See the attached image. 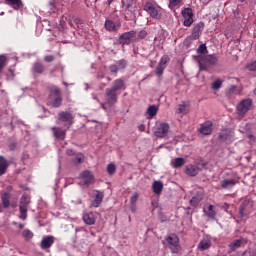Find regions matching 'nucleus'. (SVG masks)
Returning <instances> with one entry per match:
<instances>
[{
	"label": "nucleus",
	"mask_w": 256,
	"mask_h": 256,
	"mask_svg": "<svg viewBox=\"0 0 256 256\" xmlns=\"http://www.w3.org/2000/svg\"><path fill=\"white\" fill-rule=\"evenodd\" d=\"M144 11L149 13V15L154 19H157V17L159 16L157 8H155V6L151 4V2H147L146 4H144Z\"/></svg>",
	"instance_id": "dca6fc26"
},
{
	"label": "nucleus",
	"mask_w": 256,
	"mask_h": 256,
	"mask_svg": "<svg viewBox=\"0 0 256 256\" xmlns=\"http://www.w3.org/2000/svg\"><path fill=\"white\" fill-rule=\"evenodd\" d=\"M239 183V177L235 176L234 178H227L221 181V187L223 189H231L232 187H235Z\"/></svg>",
	"instance_id": "4468645a"
},
{
	"label": "nucleus",
	"mask_w": 256,
	"mask_h": 256,
	"mask_svg": "<svg viewBox=\"0 0 256 256\" xmlns=\"http://www.w3.org/2000/svg\"><path fill=\"white\" fill-rule=\"evenodd\" d=\"M20 219H22L23 221H25V219H27V208L25 207H20Z\"/></svg>",
	"instance_id": "a18cd8bd"
},
{
	"label": "nucleus",
	"mask_w": 256,
	"mask_h": 256,
	"mask_svg": "<svg viewBox=\"0 0 256 256\" xmlns=\"http://www.w3.org/2000/svg\"><path fill=\"white\" fill-rule=\"evenodd\" d=\"M2 204H3V207L5 209H7V207H9L10 205V202H9V193H4L2 195Z\"/></svg>",
	"instance_id": "ea45409f"
},
{
	"label": "nucleus",
	"mask_w": 256,
	"mask_h": 256,
	"mask_svg": "<svg viewBox=\"0 0 256 256\" xmlns=\"http://www.w3.org/2000/svg\"><path fill=\"white\" fill-rule=\"evenodd\" d=\"M5 65H7V56L0 55V73H3V69H5Z\"/></svg>",
	"instance_id": "58836bf2"
},
{
	"label": "nucleus",
	"mask_w": 256,
	"mask_h": 256,
	"mask_svg": "<svg viewBox=\"0 0 256 256\" xmlns=\"http://www.w3.org/2000/svg\"><path fill=\"white\" fill-rule=\"evenodd\" d=\"M115 171H117V168L115 167V164H109L107 166V172L109 173V175L115 174Z\"/></svg>",
	"instance_id": "de8ad7c7"
},
{
	"label": "nucleus",
	"mask_w": 256,
	"mask_h": 256,
	"mask_svg": "<svg viewBox=\"0 0 256 256\" xmlns=\"http://www.w3.org/2000/svg\"><path fill=\"white\" fill-rule=\"evenodd\" d=\"M104 28L106 29V31H109V33H115V31H119V29H121V20L106 19L104 23Z\"/></svg>",
	"instance_id": "423d86ee"
},
{
	"label": "nucleus",
	"mask_w": 256,
	"mask_h": 256,
	"mask_svg": "<svg viewBox=\"0 0 256 256\" xmlns=\"http://www.w3.org/2000/svg\"><path fill=\"white\" fill-rule=\"evenodd\" d=\"M6 5H11L14 9H21L23 2L21 0H4Z\"/></svg>",
	"instance_id": "bb28decb"
},
{
	"label": "nucleus",
	"mask_w": 256,
	"mask_h": 256,
	"mask_svg": "<svg viewBox=\"0 0 256 256\" xmlns=\"http://www.w3.org/2000/svg\"><path fill=\"white\" fill-rule=\"evenodd\" d=\"M242 243V240H235L229 245V248L231 249V251H235L236 249H239V247H241Z\"/></svg>",
	"instance_id": "4c0bfd02"
},
{
	"label": "nucleus",
	"mask_w": 256,
	"mask_h": 256,
	"mask_svg": "<svg viewBox=\"0 0 256 256\" xmlns=\"http://www.w3.org/2000/svg\"><path fill=\"white\" fill-rule=\"evenodd\" d=\"M109 69H110V73H112L114 77H117V73L119 72V67L117 66V64L110 65Z\"/></svg>",
	"instance_id": "c03bdc74"
},
{
	"label": "nucleus",
	"mask_w": 256,
	"mask_h": 256,
	"mask_svg": "<svg viewBox=\"0 0 256 256\" xmlns=\"http://www.w3.org/2000/svg\"><path fill=\"white\" fill-rule=\"evenodd\" d=\"M178 113H181L182 115H187V113H189V104L185 102H183L182 104H179Z\"/></svg>",
	"instance_id": "473e14b6"
},
{
	"label": "nucleus",
	"mask_w": 256,
	"mask_h": 256,
	"mask_svg": "<svg viewBox=\"0 0 256 256\" xmlns=\"http://www.w3.org/2000/svg\"><path fill=\"white\" fill-rule=\"evenodd\" d=\"M106 103L109 107H113L118 101L119 92L112 90L111 88H107L105 90Z\"/></svg>",
	"instance_id": "0eeeda50"
},
{
	"label": "nucleus",
	"mask_w": 256,
	"mask_h": 256,
	"mask_svg": "<svg viewBox=\"0 0 256 256\" xmlns=\"http://www.w3.org/2000/svg\"><path fill=\"white\" fill-rule=\"evenodd\" d=\"M249 206V201L244 200L239 208V215L240 217H245L247 215V207Z\"/></svg>",
	"instance_id": "c756f323"
},
{
	"label": "nucleus",
	"mask_w": 256,
	"mask_h": 256,
	"mask_svg": "<svg viewBox=\"0 0 256 256\" xmlns=\"http://www.w3.org/2000/svg\"><path fill=\"white\" fill-rule=\"evenodd\" d=\"M117 67H118V71L120 70V69H125V67H127V61H125V60H120V61H118L117 62Z\"/></svg>",
	"instance_id": "09e8293b"
},
{
	"label": "nucleus",
	"mask_w": 256,
	"mask_h": 256,
	"mask_svg": "<svg viewBox=\"0 0 256 256\" xmlns=\"http://www.w3.org/2000/svg\"><path fill=\"white\" fill-rule=\"evenodd\" d=\"M19 227H20V229H23L25 227V225L19 224Z\"/></svg>",
	"instance_id": "052dcab7"
},
{
	"label": "nucleus",
	"mask_w": 256,
	"mask_h": 256,
	"mask_svg": "<svg viewBox=\"0 0 256 256\" xmlns=\"http://www.w3.org/2000/svg\"><path fill=\"white\" fill-rule=\"evenodd\" d=\"M231 137V132L228 130H224L219 134L220 141H227Z\"/></svg>",
	"instance_id": "e433bc0d"
},
{
	"label": "nucleus",
	"mask_w": 256,
	"mask_h": 256,
	"mask_svg": "<svg viewBox=\"0 0 256 256\" xmlns=\"http://www.w3.org/2000/svg\"><path fill=\"white\" fill-rule=\"evenodd\" d=\"M181 0H169V7H179Z\"/></svg>",
	"instance_id": "8fccbe9b"
},
{
	"label": "nucleus",
	"mask_w": 256,
	"mask_h": 256,
	"mask_svg": "<svg viewBox=\"0 0 256 256\" xmlns=\"http://www.w3.org/2000/svg\"><path fill=\"white\" fill-rule=\"evenodd\" d=\"M157 111H159V108L156 105H151L148 107L146 113L148 115V119H153L155 115H157Z\"/></svg>",
	"instance_id": "cd10ccee"
},
{
	"label": "nucleus",
	"mask_w": 256,
	"mask_h": 256,
	"mask_svg": "<svg viewBox=\"0 0 256 256\" xmlns=\"http://www.w3.org/2000/svg\"><path fill=\"white\" fill-rule=\"evenodd\" d=\"M221 85H223V80L217 79L212 83V89L217 91V89H221Z\"/></svg>",
	"instance_id": "79ce46f5"
},
{
	"label": "nucleus",
	"mask_w": 256,
	"mask_h": 256,
	"mask_svg": "<svg viewBox=\"0 0 256 256\" xmlns=\"http://www.w3.org/2000/svg\"><path fill=\"white\" fill-rule=\"evenodd\" d=\"M66 154L69 155V157H73V155H75V152H73V150H71V149H68L66 151Z\"/></svg>",
	"instance_id": "5fc2aeb1"
},
{
	"label": "nucleus",
	"mask_w": 256,
	"mask_h": 256,
	"mask_svg": "<svg viewBox=\"0 0 256 256\" xmlns=\"http://www.w3.org/2000/svg\"><path fill=\"white\" fill-rule=\"evenodd\" d=\"M241 1V3H243L245 0H240Z\"/></svg>",
	"instance_id": "e2e57ef3"
},
{
	"label": "nucleus",
	"mask_w": 256,
	"mask_h": 256,
	"mask_svg": "<svg viewBox=\"0 0 256 256\" xmlns=\"http://www.w3.org/2000/svg\"><path fill=\"white\" fill-rule=\"evenodd\" d=\"M44 60L46 61V63H52V61H55V56L47 55L44 57Z\"/></svg>",
	"instance_id": "603ef678"
},
{
	"label": "nucleus",
	"mask_w": 256,
	"mask_h": 256,
	"mask_svg": "<svg viewBox=\"0 0 256 256\" xmlns=\"http://www.w3.org/2000/svg\"><path fill=\"white\" fill-rule=\"evenodd\" d=\"M139 131H145V125L141 124V125L139 126Z\"/></svg>",
	"instance_id": "4d7b16f0"
},
{
	"label": "nucleus",
	"mask_w": 256,
	"mask_h": 256,
	"mask_svg": "<svg viewBox=\"0 0 256 256\" xmlns=\"http://www.w3.org/2000/svg\"><path fill=\"white\" fill-rule=\"evenodd\" d=\"M64 85L67 87V83L64 82Z\"/></svg>",
	"instance_id": "69168bd1"
},
{
	"label": "nucleus",
	"mask_w": 256,
	"mask_h": 256,
	"mask_svg": "<svg viewBox=\"0 0 256 256\" xmlns=\"http://www.w3.org/2000/svg\"><path fill=\"white\" fill-rule=\"evenodd\" d=\"M63 104V97L61 96V89L57 86H51L49 90L48 105L50 107L59 108Z\"/></svg>",
	"instance_id": "f257e3e1"
},
{
	"label": "nucleus",
	"mask_w": 256,
	"mask_h": 256,
	"mask_svg": "<svg viewBox=\"0 0 256 256\" xmlns=\"http://www.w3.org/2000/svg\"><path fill=\"white\" fill-rule=\"evenodd\" d=\"M209 247H211V239L207 237L203 238L198 244L199 251H206Z\"/></svg>",
	"instance_id": "5701e85b"
},
{
	"label": "nucleus",
	"mask_w": 256,
	"mask_h": 256,
	"mask_svg": "<svg viewBox=\"0 0 256 256\" xmlns=\"http://www.w3.org/2000/svg\"><path fill=\"white\" fill-rule=\"evenodd\" d=\"M82 220L85 225H95L97 222V213L95 212H85L82 215Z\"/></svg>",
	"instance_id": "9d476101"
},
{
	"label": "nucleus",
	"mask_w": 256,
	"mask_h": 256,
	"mask_svg": "<svg viewBox=\"0 0 256 256\" xmlns=\"http://www.w3.org/2000/svg\"><path fill=\"white\" fill-rule=\"evenodd\" d=\"M33 71H35V73H43L45 71V67L43 64L36 62L33 65Z\"/></svg>",
	"instance_id": "f704fd0d"
},
{
	"label": "nucleus",
	"mask_w": 256,
	"mask_h": 256,
	"mask_svg": "<svg viewBox=\"0 0 256 256\" xmlns=\"http://www.w3.org/2000/svg\"><path fill=\"white\" fill-rule=\"evenodd\" d=\"M200 71H207L208 65H215L217 63V56L200 54L197 56Z\"/></svg>",
	"instance_id": "f03ea898"
},
{
	"label": "nucleus",
	"mask_w": 256,
	"mask_h": 256,
	"mask_svg": "<svg viewBox=\"0 0 256 256\" xmlns=\"http://www.w3.org/2000/svg\"><path fill=\"white\" fill-rule=\"evenodd\" d=\"M124 9H125V11H133V10H131V4L124 5Z\"/></svg>",
	"instance_id": "6e6d98bb"
},
{
	"label": "nucleus",
	"mask_w": 256,
	"mask_h": 256,
	"mask_svg": "<svg viewBox=\"0 0 256 256\" xmlns=\"http://www.w3.org/2000/svg\"><path fill=\"white\" fill-rule=\"evenodd\" d=\"M22 236L26 241H29V239H33V232H31L29 229H26L22 232Z\"/></svg>",
	"instance_id": "a19ab883"
},
{
	"label": "nucleus",
	"mask_w": 256,
	"mask_h": 256,
	"mask_svg": "<svg viewBox=\"0 0 256 256\" xmlns=\"http://www.w3.org/2000/svg\"><path fill=\"white\" fill-rule=\"evenodd\" d=\"M101 107L104 109V111H107V106H105V103H101Z\"/></svg>",
	"instance_id": "13d9d810"
},
{
	"label": "nucleus",
	"mask_w": 256,
	"mask_h": 256,
	"mask_svg": "<svg viewBox=\"0 0 256 256\" xmlns=\"http://www.w3.org/2000/svg\"><path fill=\"white\" fill-rule=\"evenodd\" d=\"M110 89L112 91H115L116 93H121V91H125V89H127V86L125 85V80L121 78L114 80Z\"/></svg>",
	"instance_id": "9b49d317"
},
{
	"label": "nucleus",
	"mask_w": 256,
	"mask_h": 256,
	"mask_svg": "<svg viewBox=\"0 0 256 256\" xmlns=\"http://www.w3.org/2000/svg\"><path fill=\"white\" fill-rule=\"evenodd\" d=\"M182 16L184 17V26L191 27L193 25V10L191 8H184L182 10Z\"/></svg>",
	"instance_id": "6e6552de"
},
{
	"label": "nucleus",
	"mask_w": 256,
	"mask_h": 256,
	"mask_svg": "<svg viewBox=\"0 0 256 256\" xmlns=\"http://www.w3.org/2000/svg\"><path fill=\"white\" fill-rule=\"evenodd\" d=\"M80 179L82 180L84 185H91V183L95 182V176L89 170H85L80 174Z\"/></svg>",
	"instance_id": "f8f14e48"
},
{
	"label": "nucleus",
	"mask_w": 256,
	"mask_h": 256,
	"mask_svg": "<svg viewBox=\"0 0 256 256\" xmlns=\"http://www.w3.org/2000/svg\"><path fill=\"white\" fill-rule=\"evenodd\" d=\"M108 81H111V78L108 77Z\"/></svg>",
	"instance_id": "0e129e2a"
},
{
	"label": "nucleus",
	"mask_w": 256,
	"mask_h": 256,
	"mask_svg": "<svg viewBox=\"0 0 256 256\" xmlns=\"http://www.w3.org/2000/svg\"><path fill=\"white\" fill-rule=\"evenodd\" d=\"M203 198L200 196H194L191 200H190V205H193V207L199 205V203H201V200Z\"/></svg>",
	"instance_id": "37998d69"
},
{
	"label": "nucleus",
	"mask_w": 256,
	"mask_h": 256,
	"mask_svg": "<svg viewBox=\"0 0 256 256\" xmlns=\"http://www.w3.org/2000/svg\"><path fill=\"white\" fill-rule=\"evenodd\" d=\"M185 165V159L183 158H176L173 162V167L175 169H179V167H183Z\"/></svg>",
	"instance_id": "c9c22d12"
},
{
	"label": "nucleus",
	"mask_w": 256,
	"mask_h": 256,
	"mask_svg": "<svg viewBox=\"0 0 256 256\" xmlns=\"http://www.w3.org/2000/svg\"><path fill=\"white\" fill-rule=\"evenodd\" d=\"M186 175H189V177H195L199 173V166L189 164L185 168Z\"/></svg>",
	"instance_id": "412c9836"
},
{
	"label": "nucleus",
	"mask_w": 256,
	"mask_h": 256,
	"mask_svg": "<svg viewBox=\"0 0 256 256\" xmlns=\"http://www.w3.org/2000/svg\"><path fill=\"white\" fill-rule=\"evenodd\" d=\"M55 243V237L53 236H45L42 238L40 243L41 249H50V247Z\"/></svg>",
	"instance_id": "6ab92c4d"
},
{
	"label": "nucleus",
	"mask_w": 256,
	"mask_h": 256,
	"mask_svg": "<svg viewBox=\"0 0 256 256\" xmlns=\"http://www.w3.org/2000/svg\"><path fill=\"white\" fill-rule=\"evenodd\" d=\"M94 99H96V101H98V102H99V99H97V97H94Z\"/></svg>",
	"instance_id": "680f3d73"
},
{
	"label": "nucleus",
	"mask_w": 256,
	"mask_h": 256,
	"mask_svg": "<svg viewBox=\"0 0 256 256\" xmlns=\"http://www.w3.org/2000/svg\"><path fill=\"white\" fill-rule=\"evenodd\" d=\"M163 245L170 249L172 253H179V251H181V245L179 244L178 235L170 234L163 242Z\"/></svg>",
	"instance_id": "20e7f679"
},
{
	"label": "nucleus",
	"mask_w": 256,
	"mask_h": 256,
	"mask_svg": "<svg viewBox=\"0 0 256 256\" xmlns=\"http://www.w3.org/2000/svg\"><path fill=\"white\" fill-rule=\"evenodd\" d=\"M203 211H204V215L208 217V219H215V217H217V211H215V206L213 205L204 207Z\"/></svg>",
	"instance_id": "aec40b11"
},
{
	"label": "nucleus",
	"mask_w": 256,
	"mask_h": 256,
	"mask_svg": "<svg viewBox=\"0 0 256 256\" xmlns=\"http://www.w3.org/2000/svg\"><path fill=\"white\" fill-rule=\"evenodd\" d=\"M169 124L165 122H156V125L153 128V133L155 137H158L159 139H163V137H167V134L169 133Z\"/></svg>",
	"instance_id": "39448f33"
},
{
	"label": "nucleus",
	"mask_w": 256,
	"mask_h": 256,
	"mask_svg": "<svg viewBox=\"0 0 256 256\" xmlns=\"http://www.w3.org/2000/svg\"><path fill=\"white\" fill-rule=\"evenodd\" d=\"M101 203H103V192L99 191V190H95L94 191V199L90 205V207H99V205H101Z\"/></svg>",
	"instance_id": "a211bd4d"
},
{
	"label": "nucleus",
	"mask_w": 256,
	"mask_h": 256,
	"mask_svg": "<svg viewBox=\"0 0 256 256\" xmlns=\"http://www.w3.org/2000/svg\"><path fill=\"white\" fill-rule=\"evenodd\" d=\"M199 55H205V52L207 51V46L205 44H201L197 49Z\"/></svg>",
	"instance_id": "3c124183"
},
{
	"label": "nucleus",
	"mask_w": 256,
	"mask_h": 256,
	"mask_svg": "<svg viewBox=\"0 0 256 256\" xmlns=\"http://www.w3.org/2000/svg\"><path fill=\"white\" fill-rule=\"evenodd\" d=\"M136 35L137 33L135 31L125 32L120 35L119 43H121V45H129V43L135 39Z\"/></svg>",
	"instance_id": "1a4fd4ad"
},
{
	"label": "nucleus",
	"mask_w": 256,
	"mask_h": 256,
	"mask_svg": "<svg viewBox=\"0 0 256 256\" xmlns=\"http://www.w3.org/2000/svg\"><path fill=\"white\" fill-rule=\"evenodd\" d=\"M137 201H139V192H135L130 197V210L132 211V213H135L137 211Z\"/></svg>",
	"instance_id": "4be33fe9"
},
{
	"label": "nucleus",
	"mask_w": 256,
	"mask_h": 256,
	"mask_svg": "<svg viewBox=\"0 0 256 256\" xmlns=\"http://www.w3.org/2000/svg\"><path fill=\"white\" fill-rule=\"evenodd\" d=\"M85 161V155L78 153L75 154L74 158L72 159L73 165H79V163H83Z\"/></svg>",
	"instance_id": "72a5a7b5"
},
{
	"label": "nucleus",
	"mask_w": 256,
	"mask_h": 256,
	"mask_svg": "<svg viewBox=\"0 0 256 256\" xmlns=\"http://www.w3.org/2000/svg\"><path fill=\"white\" fill-rule=\"evenodd\" d=\"M107 5H111V3H113V0H107Z\"/></svg>",
	"instance_id": "bf43d9fd"
},
{
	"label": "nucleus",
	"mask_w": 256,
	"mask_h": 256,
	"mask_svg": "<svg viewBox=\"0 0 256 256\" xmlns=\"http://www.w3.org/2000/svg\"><path fill=\"white\" fill-rule=\"evenodd\" d=\"M228 95H241V89L237 85H232L227 90Z\"/></svg>",
	"instance_id": "2f4dec72"
},
{
	"label": "nucleus",
	"mask_w": 256,
	"mask_h": 256,
	"mask_svg": "<svg viewBox=\"0 0 256 256\" xmlns=\"http://www.w3.org/2000/svg\"><path fill=\"white\" fill-rule=\"evenodd\" d=\"M139 39H145L147 37V31L141 30L138 34Z\"/></svg>",
	"instance_id": "864d4df0"
},
{
	"label": "nucleus",
	"mask_w": 256,
	"mask_h": 256,
	"mask_svg": "<svg viewBox=\"0 0 256 256\" xmlns=\"http://www.w3.org/2000/svg\"><path fill=\"white\" fill-rule=\"evenodd\" d=\"M169 61V58L167 56H163L156 68V75L158 77H161L163 75V71H165V67H167V62Z\"/></svg>",
	"instance_id": "f3484780"
},
{
	"label": "nucleus",
	"mask_w": 256,
	"mask_h": 256,
	"mask_svg": "<svg viewBox=\"0 0 256 256\" xmlns=\"http://www.w3.org/2000/svg\"><path fill=\"white\" fill-rule=\"evenodd\" d=\"M203 27H204L203 23H199V24L195 25V27L193 28V32H192V37L194 39H199V37H201Z\"/></svg>",
	"instance_id": "b1692460"
},
{
	"label": "nucleus",
	"mask_w": 256,
	"mask_h": 256,
	"mask_svg": "<svg viewBox=\"0 0 256 256\" xmlns=\"http://www.w3.org/2000/svg\"><path fill=\"white\" fill-rule=\"evenodd\" d=\"M152 188H153V192L156 195H160L161 191H163V182H161V181H154V183L152 185Z\"/></svg>",
	"instance_id": "c85d7f7f"
},
{
	"label": "nucleus",
	"mask_w": 256,
	"mask_h": 256,
	"mask_svg": "<svg viewBox=\"0 0 256 256\" xmlns=\"http://www.w3.org/2000/svg\"><path fill=\"white\" fill-rule=\"evenodd\" d=\"M7 167H9V162H7L5 157L0 156V177L1 175H5L7 172Z\"/></svg>",
	"instance_id": "393cba45"
},
{
	"label": "nucleus",
	"mask_w": 256,
	"mask_h": 256,
	"mask_svg": "<svg viewBox=\"0 0 256 256\" xmlns=\"http://www.w3.org/2000/svg\"><path fill=\"white\" fill-rule=\"evenodd\" d=\"M52 131L56 139H61V140L65 139V131L63 129L52 127Z\"/></svg>",
	"instance_id": "a878e982"
},
{
	"label": "nucleus",
	"mask_w": 256,
	"mask_h": 256,
	"mask_svg": "<svg viewBox=\"0 0 256 256\" xmlns=\"http://www.w3.org/2000/svg\"><path fill=\"white\" fill-rule=\"evenodd\" d=\"M29 203H31V198H29V196L27 195H23L20 200L19 209H21V207H24V209H27V207L29 206Z\"/></svg>",
	"instance_id": "7c9ffc66"
},
{
	"label": "nucleus",
	"mask_w": 256,
	"mask_h": 256,
	"mask_svg": "<svg viewBox=\"0 0 256 256\" xmlns=\"http://www.w3.org/2000/svg\"><path fill=\"white\" fill-rule=\"evenodd\" d=\"M253 107V99L246 98L240 101L236 106V112L239 117H245Z\"/></svg>",
	"instance_id": "7ed1b4c3"
},
{
	"label": "nucleus",
	"mask_w": 256,
	"mask_h": 256,
	"mask_svg": "<svg viewBox=\"0 0 256 256\" xmlns=\"http://www.w3.org/2000/svg\"><path fill=\"white\" fill-rule=\"evenodd\" d=\"M199 132L201 135H211L213 133V123L210 121L204 122L201 124Z\"/></svg>",
	"instance_id": "2eb2a0df"
},
{
	"label": "nucleus",
	"mask_w": 256,
	"mask_h": 256,
	"mask_svg": "<svg viewBox=\"0 0 256 256\" xmlns=\"http://www.w3.org/2000/svg\"><path fill=\"white\" fill-rule=\"evenodd\" d=\"M58 121H62V123L71 127V124L73 123V115L70 112H60L58 114Z\"/></svg>",
	"instance_id": "ddd939ff"
},
{
	"label": "nucleus",
	"mask_w": 256,
	"mask_h": 256,
	"mask_svg": "<svg viewBox=\"0 0 256 256\" xmlns=\"http://www.w3.org/2000/svg\"><path fill=\"white\" fill-rule=\"evenodd\" d=\"M246 68L248 69V71H256V60L249 62L246 65Z\"/></svg>",
	"instance_id": "49530a36"
}]
</instances>
